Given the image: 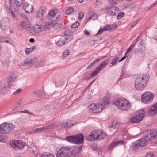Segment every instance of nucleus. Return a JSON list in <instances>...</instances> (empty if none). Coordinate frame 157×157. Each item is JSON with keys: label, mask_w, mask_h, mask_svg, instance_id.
Instances as JSON below:
<instances>
[{"label": "nucleus", "mask_w": 157, "mask_h": 157, "mask_svg": "<svg viewBox=\"0 0 157 157\" xmlns=\"http://www.w3.org/2000/svg\"><path fill=\"white\" fill-rule=\"evenodd\" d=\"M80 146H74L71 148L66 146L60 148L56 154V157H75L81 151Z\"/></svg>", "instance_id": "1"}, {"label": "nucleus", "mask_w": 157, "mask_h": 157, "mask_svg": "<svg viewBox=\"0 0 157 157\" xmlns=\"http://www.w3.org/2000/svg\"><path fill=\"white\" fill-rule=\"evenodd\" d=\"M149 80L148 76L144 75L137 78L135 82V86L136 90H142L147 85Z\"/></svg>", "instance_id": "2"}, {"label": "nucleus", "mask_w": 157, "mask_h": 157, "mask_svg": "<svg viewBox=\"0 0 157 157\" xmlns=\"http://www.w3.org/2000/svg\"><path fill=\"white\" fill-rule=\"evenodd\" d=\"M114 104L120 109L123 111L128 110L131 107V104L126 99L120 98L115 100L113 102Z\"/></svg>", "instance_id": "3"}, {"label": "nucleus", "mask_w": 157, "mask_h": 157, "mask_svg": "<svg viewBox=\"0 0 157 157\" xmlns=\"http://www.w3.org/2000/svg\"><path fill=\"white\" fill-rule=\"evenodd\" d=\"M13 124L4 123L0 125V132L2 134H7L11 132L14 128Z\"/></svg>", "instance_id": "4"}, {"label": "nucleus", "mask_w": 157, "mask_h": 157, "mask_svg": "<svg viewBox=\"0 0 157 157\" xmlns=\"http://www.w3.org/2000/svg\"><path fill=\"white\" fill-rule=\"evenodd\" d=\"M154 94L149 91H146L143 93L141 97L142 101L145 104L151 103L153 100Z\"/></svg>", "instance_id": "5"}, {"label": "nucleus", "mask_w": 157, "mask_h": 157, "mask_svg": "<svg viewBox=\"0 0 157 157\" xmlns=\"http://www.w3.org/2000/svg\"><path fill=\"white\" fill-rule=\"evenodd\" d=\"M145 112L144 109L140 110L139 114L132 118L131 121L133 123H138L141 121L143 118L145 113Z\"/></svg>", "instance_id": "6"}, {"label": "nucleus", "mask_w": 157, "mask_h": 157, "mask_svg": "<svg viewBox=\"0 0 157 157\" xmlns=\"http://www.w3.org/2000/svg\"><path fill=\"white\" fill-rule=\"evenodd\" d=\"M103 107L101 104H96L93 103L91 104L89 106L90 111L94 113H97L101 112L103 109Z\"/></svg>", "instance_id": "7"}, {"label": "nucleus", "mask_w": 157, "mask_h": 157, "mask_svg": "<svg viewBox=\"0 0 157 157\" xmlns=\"http://www.w3.org/2000/svg\"><path fill=\"white\" fill-rule=\"evenodd\" d=\"M147 140L145 136L144 137L140 138L136 141L133 145V148L134 150H137L139 147H144L146 145Z\"/></svg>", "instance_id": "8"}, {"label": "nucleus", "mask_w": 157, "mask_h": 157, "mask_svg": "<svg viewBox=\"0 0 157 157\" xmlns=\"http://www.w3.org/2000/svg\"><path fill=\"white\" fill-rule=\"evenodd\" d=\"M10 146L13 148L15 149H23L25 146V143L21 140H16L10 143Z\"/></svg>", "instance_id": "9"}, {"label": "nucleus", "mask_w": 157, "mask_h": 157, "mask_svg": "<svg viewBox=\"0 0 157 157\" xmlns=\"http://www.w3.org/2000/svg\"><path fill=\"white\" fill-rule=\"evenodd\" d=\"M44 25L36 24L31 29L30 33L32 34L42 32L44 30Z\"/></svg>", "instance_id": "10"}, {"label": "nucleus", "mask_w": 157, "mask_h": 157, "mask_svg": "<svg viewBox=\"0 0 157 157\" xmlns=\"http://www.w3.org/2000/svg\"><path fill=\"white\" fill-rule=\"evenodd\" d=\"M106 13L111 15L115 16L119 12V9L116 6L105 8Z\"/></svg>", "instance_id": "11"}, {"label": "nucleus", "mask_w": 157, "mask_h": 157, "mask_svg": "<svg viewBox=\"0 0 157 157\" xmlns=\"http://www.w3.org/2000/svg\"><path fill=\"white\" fill-rule=\"evenodd\" d=\"M54 127V125L53 124H51L48 125L44 127H40V128H36L35 130L33 131V133L36 134L37 132L42 131H44L46 130H50Z\"/></svg>", "instance_id": "12"}, {"label": "nucleus", "mask_w": 157, "mask_h": 157, "mask_svg": "<svg viewBox=\"0 0 157 157\" xmlns=\"http://www.w3.org/2000/svg\"><path fill=\"white\" fill-rule=\"evenodd\" d=\"M10 87V86L5 83H0V94H4L6 93L9 90Z\"/></svg>", "instance_id": "13"}, {"label": "nucleus", "mask_w": 157, "mask_h": 157, "mask_svg": "<svg viewBox=\"0 0 157 157\" xmlns=\"http://www.w3.org/2000/svg\"><path fill=\"white\" fill-rule=\"evenodd\" d=\"M147 114L151 116L157 114V102L150 107L148 110Z\"/></svg>", "instance_id": "14"}, {"label": "nucleus", "mask_w": 157, "mask_h": 157, "mask_svg": "<svg viewBox=\"0 0 157 157\" xmlns=\"http://www.w3.org/2000/svg\"><path fill=\"white\" fill-rule=\"evenodd\" d=\"M157 131L155 130H149L147 131V135L145 136L147 140H152L157 136Z\"/></svg>", "instance_id": "15"}, {"label": "nucleus", "mask_w": 157, "mask_h": 157, "mask_svg": "<svg viewBox=\"0 0 157 157\" xmlns=\"http://www.w3.org/2000/svg\"><path fill=\"white\" fill-rule=\"evenodd\" d=\"M70 40L68 38H66L64 36L60 37L59 40L56 41V44L58 46H61L67 43Z\"/></svg>", "instance_id": "16"}, {"label": "nucleus", "mask_w": 157, "mask_h": 157, "mask_svg": "<svg viewBox=\"0 0 157 157\" xmlns=\"http://www.w3.org/2000/svg\"><path fill=\"white\" fill-rule=\"evenodd\" d=\"M10 26L9 20L6 18H3L2 21L1 22L0 27L3 30L7 29Z\"/></svg>", "instance_id": "17"}, {"label": "nucleus", "mask_w": 157, "mask_h": 157, "mask_svg": "<svg viewBox=\"0 0 157 157\" xmlns=\"http://www.w3.org/2000/svg\"><path fill=\"white\" fill-rule=\"evenodd\" d=\"M75 144H82L84 139V137L82 134L74 135Z\"/></svg>", "instance_id": "18"}, {"label": "nucleus", "mask_w": 157, "mask_h": 157, "mask_svg": "<svg viewBox=\"0 0 157 157\" xmlns=\"http://www.w3.org/2000/svg\"><path fill=\"white\" fill-rule=\"evenodd\" d=\"M95 136H96V140L103 139L106 136V134L105 132L98 131H95Z\"/></svg>", "instance_id": "19"}, {"label": "nucleus", "mask_w": 157, "mask_h": 157, "mask_svg": "<svg viewBox=\"0 0 157 157\" xmlns=\"http://www.w3.org/2000/svg\"><path fill=\"white\" fill-rule=\"evenodd\" d=\"M36 61V59L35 58L31 59L25 61V62L22 64V66L24 67H29L31 66L33 62Z\"/></svg>", "instance_id": "20"}, {"label": "nucleus", "mask_w": 157, "mask_h": 157, "mask_svg": "<svg viewBox=\"0 0 157 157\" xmlns=\"http://www.w3.org/2000/svg\"><path fill=\"white\" fill-rule=\"evenodd\" d=\"M109 95L108 94H106L104 96L103 98L101 100V102L105 105H107L109 104Z\"/></svg>", "instance_id": "21"}, {"label": "nucleus", "mask_w": 157, "mask_h": 157, "mask_svg": "<svg viewBox=\"0 0 157 157\" xmlns=\"http://www.w3.org/2000/svg\"><path fill=\"white\" fill-rule=\"evenodd\" d=\"M24 9L26 13H30L32 12L33 10V7L32 5L27 3L25 4Z\"/></svg>", "instance_id": "22"}, {"label": "nucleus", "mask_w": 157, "mask_h": 157, "mask_svg": "<svg viewBox=\"0 0 157 157\" xmlns=\"http://www.w3.org/2000/svg\"><path fill=\"white\" fill-rule=\"evenodd\" d=\"M124 142L123 141H118L116 142H112L109 147V149L112 150L114 147L118 145L124 144Z\"/></svg>", "instance_id": "23"}, {"label": "nucleus", "mask_w": 157, "mask_h": 157, "mask_svg": "<svg viewBox=\"0 0 157 157\" xmlns=\"http://www.w3.org/2000/svg\"><path fill=\"white\" fill-rule=\"evenodd\" d=\"M95 131L92 132L90 134H89L86 137V139L90 141H94V140H96V136H95Z\"/></svg>", "instance_id": "24"}, {"label": "nucleus", "mask_w": 157, "mask_h": 157, "mask_svg": "<svg viewBox=\"0 0 157 157\" xmlns=\"http://www.w3.org/2000/svg\"><path fill=\"white\" fill-rule=\"evenodd\" d=\"M18 76L17 73L16 72H13L9 74L10 81H13Z\"/></svg>", "instance_id": "25"}, {"label": "nucleus", "mask_w": 157, "mask_h": 157, "mask_svg": "<svg viewBox=\"0 0 157 157\" xmlns=\"http://www.w3.org/2000/svg\"><path fill=\"white\" fill-rule=\"evenodd\" d=\"M45 15V13L42 10L39 11L37 13L36 16L37 18L42 19Z\"/></svg>", "instance_id": "26"}, {"label": "nucleus", "mask_w": 157, "mask_h": 157, "mask_svg": "<svg viewBox=\"0 0 157 157\" xmlns=\"http://www.w3.org/2000/svg\"><path fill=\"white\" fill-rule=\"evenodd\" d=\"M34 67L36 68H38L43 66L44 64V63L42 61H38L36 59V61L33 62Z\"/></svg>", "instance_id": "27"}, {"label": "nucleus", "mask_w": 157, "mask_h": 157, "mask_svg": "<svg viewBox=\"0 0 157 157\" xmlns=\"http://www.w3.org/2000/svg\"><path fill=\"white\" fill-rule=\"evenodd\" d=\"M35 46H33L31 48H27L25 50V52L27 55H29L33 52L35 49Z\"/></svg>", "instance_id": "28"}, {"label": "nucleus", "mask_w": 157, "mask_h": 157, "mask_svg": "<svg viewBox=\"0 0 157 157\" xmlns=\"http://www.w3.org/2000/svg\"><path fill=\"white\" fill-rule=\"evenodd\" d=\"M62 19V17L61 15H59L56 18V19L53 22V24H54L55 25H57L59 27H60L61 26V24L56 23V22H58L61 20Z\"/></svg>", "instance_id": "29"}, {"label": "nucleus", "mask_w": 157, "mask_h": 157, "mask_svg": "<svg viewBox=\"0 0 157 157\" xmlns=\"http://www.w3.org/2000/svg\"><path fill=\"white\" fill-rule=\"evenodd\" d=\"M40 157H55V156L53 154L47 152L42 154Z\"/></svg>", "instance_id": "30"}, {"label": "nucleus", "mask_w": 157, "mask_h": 157, "mask_svg": "<svg viewBox=\"0 0 157 157\" xmlns=\"http://www.w3.org/2000/svg\"><path fill=\"white\" fill-rule=\"evenodd\" d=\"M119 58L118 57H114L112 60L111 62L110 65H109V67H111L115 65L117 63L118 60Z\"/></svg>", "instance_id": "31"}, {"label": "nucleus", "mask_w": 157, "mask_h": 157, "mask_svg": "<svg viewBox=\"0 0 157 157\" xmlns=\"http://www.w3.org/2000/svg\"><path fill=\"white\" fill-rule=\"evenodd\" d=\"M66 140L68 142L75 144V138L74 135L70 136L66 138Z\"/></svg>", "instance_id": "32"}, {"label": "nucleus", "mask_w": 157, "mask_h": 157, "mask_svg": "<svg viewBox=\"0 0 157 157\" xmlns=\"http://www.w3.org/2000/svg\"><path fill=\"white\" fill-rule=\"evenodd\" d=\"M74 125L73 124H70L68 122L63 121L61 123L60 125L63 128H66L70 126L71 125Z\"/></svg>", "instance_id": "33"}, {"label": "nucleus", "mask_w": 157, "mask_h": 157, "mask_svg": "<svg viewBox=\"0 0 157 157\" xmlns=\"http://www.w3.org/2000/svg\"><path fill=\"white\" fill-rule=\"evenodd\" d=\"M10 2V6L9 7V10L10 11V12L11 13L12 16L13 17V19L14 20H16V17L13 11L12 10V5L10 3V0H9Z\"/></svg>", "instance_id": "34"}, {"label": "nucleus", "mask_w": 157, "mask_h": 157, "mask_svg": "<svg viewBox=\"0 0 157 157\" xmlns=\"http://www.w3.org/2000/svg\"><path fill=\"white\" fill-rule=\"evenodd\" d=\"M109 62V59H106L103 61L99 65L102 68L105 67L107 65L108 63Z\"/></svg>", "instance_id": "35"}, {"label": "nucleus", "mask_w": 157, "mask_h": 157, "mask_svg": "<svg viewBox=\"0 0 157 157\" xmlns=\"http://www.w3.org/2000/svg\"><path fill=\"white\" fill-rule=\"evenodd\" d=\"M70 52L69 50L67 49L62 54V58H65L69 55Z\"/></svg>", "instance_id": "36"}, {"label": "nucleus", "mask_w": 157, "mask_h": 157, "mask_svg": "<svg viewBox=\"0 0 157 157\" xmlns=\"http://www.w3.org/2000/svg\"><path fill=\"white\" fill-rule=\"evenodd\" d=\"M109 127L113 128H116L118 127L117 122L116 121H113L111 125L109 124Z\"/></svg>", "instance_id": "37"}, {"label": "nucleus", "mask_w": 157, "mask_h": 157, "mask_svg": "<svg viewBox=\"0 0 157 157\" xmlns=\"http://www.w3.org/2000/svg\"><path fill=\"white\" fill-rule=\"evenodd\" d=\"M104 31H110L112 29V27L110 25L103 27Z\"/></svg>", "instance_id": "38"}, {"label": "nucleus", "mask_w": 157, "mask_h": 157, "mask_svg": "<svg viewBox=\"0 0 157 157\" xmlns=\"http://www.w3.org/2000/svg\"><path fill=\"white\" fill-rule=\"evenodd\" d=\"M23 0H15V3L17 7H20L22 3Z\"/></svg>", "instance_id": "39"}, {"label": "nucleus", "mask_w": 157, "mask_h": 157, "mask_svg": "<svg viewBox=\"0 0 157 157\" xmlns=\"http://www.w3.org/2000/svg\"><path fill=\"white\" fill-rule=\"evenodd\" d=\"M64 36H67V38H69L68 37L71 36L72 35V32L70 31L67 30L64 32Z\"/></svg>", "instance_id": "40"}, {"label": "nucleus", "mask_w": 157, "mask_h": 157, "mask_svg": "<svg viewBox=\"0 0 157 157\" xmlns=\"http://www.w3.org/2000/svg\"><path fill=\"white\" fill-rule=\"evenodd\" d=\"M74 11V9L73 8L69 7L66 10L65 12L67 14H70Z\"/></svg>", "instance_id": "41"}, {"label": "nucleus", "mask_w": 157, "mask_h": 157, "mask_svg": "<svg viewBox=\"0 0 157 157\" xmlns=\"http://www.w3.org/2000/svg\"><path fill=\"white\" fill-rule=\"evenodd\" d=\"M20 26L23 29L26 28V24L25 22L23 21L21 22L20 24Z\"/></svg>", "instance_id": "42"}, {"label": "nucleus", "mask_w": 157, "mask_h": 157, "mask_svg": "<svg viewBox=\"0 0 157 157\" xmlns=\"http://www.w3.org/2000/svg\"><path fill=\"white\" fill-rule=\"evenodd\" d=\"M98 73L95 70L91 73L90 75V78H93L95 75H97Z\"/></svg>", "instance_id": "43"}, {"label": "nucleus", "mask_w": 157, "mask_h": 157, "mask_svg": "<svg viewBox=\"0 0 157 157\" xmlns=\"http://www.w3.org/2000/svg\"><path fill=\"white\" fill-rule=\"evenodd\" d=\"M34 94L38 97H40L41 95V91L38 90L34 91Z\"/></svg>", "instance_id": "44"}, {"label": "nucleus", "mask_w": 157, "mask_h": 157, "mask_svg": "<svg viewBox=\"0 0 157 157\" xmlns=\"http://www.w3.org/2000/svg\"><path fill=\"white\" fill-rule=\"evenodd\" d=\"M79 25V22L77 21L73 23L71 26L72 28H76L78 27Z\"/></svg>", "instance_id": "45"}, {"label": "nucleus", "mask_w": 157, "mask_h": 157, "mask_svg": "<svg viewBox=\"0 0 157 157\" xmlns=\"http://www.w3.org/2000/svg\"><path fill=\"white\" fill-rule=\"evenodd\" d=\"M124 15V13L123 12H121L117 16V19H119L122 17H123Z\"/></svg>", "instance_id": "46"}, {"label": "nucleus", "mask_w": 157, "mask_h": 157, "mask_svg": "<svg viewBox=\"0 0 157 157\" xmlns=\"http://www.w3.org/2000/svg\"><path fill=\"white\" fill-rule=\"evenodd\" d=\"M135 44H136V43H135L134 44H132V45H131L128 48V49L127 50V52L125 53V55H126L128 53V52L130 51L132 49V48H133V47L135 46Z\"/></svg>", "instance_id": "47"}, {"label": "nucleus", "mask_w": 157, "mask_h": 157, "mask_svg": "<svg viewBox=\"0 0 157 157\" xmlns=\"http://www.w3.org/2000/svg\"><path fill=\"white\" fill-rule=\"evenodd\" d=\"M55 15V12L53 10H51L48 14V16H50L51 17H53Z\"/></svg>", "instance_id": "48"}, {"label": "nucleus", "mask_w": 157, "mask_h": 157, "mask_svg": "<svg viewBox=\"0 0 157 157\" xmlns=\"http://www.w3.org/2000/svg\"><path fill=\"white\" fill-rule=\"evenodd\" d=\"M22 91V89H18L13 93V94L14 95H17L21 92Z\"/></svg>", "instance_id": "49"}, {"label": "nucleus", "mask_w": 157, "mask_h": 157, "mask_svg": "<svg viewBox=\"0 0 157 157\" xmlns=\"http://www.w3.org/2000/svg\"><path fill=\"white\" fill-rule=\"evenodd\" d=\"M84 16V14L83 13L80 12L78 14V18L79 19H82Z\"/></svg>", "instance_id": "50"}, {"label": "nucleus", "mask_w": 157, "mask_h": 157, "mask_svg": "<svg viewBox=\"0 0 157 157\" xmlns=\"http://www.w3.org/2000/svg\"><path fill=\"white\" fill-rule=\"evenodd\" d=\"M102 68L99 65L96 67L95 70L98 73L102 69Z\"/></svg>", "instance_id": "51"}, {"label": "nucleus", "mask_w": 157, "mask_h": 157, "mask_svg": "<svg viewBox=\"0 0 157 157\" xmlns=\"http://www.w3.org/2000/svg\"><path fill=\"white\" fill-rule=\"evenodd\" d=\"M110 3L113 5H115L118 0H109Z\"/></svg>", "instance_id": "52"}, {"label": "nucleus", "mask_w": 157, "mask_h": 157, "mask_svg": "<svg viewBox=\"0 0 157 157\" xmlns=\"http://www.w3.org/2000/svg\"><path fill=\"white\" fill-rule=\"evenodd\" d=\"M104 31V29L103 28H101L100 29L98 30V31L97 32V34H101Z\"/></svg>", "instance_id": "53"}, {"label": "nucleus", "mask_w": 157, "mask_h": 157, "mask_svg": "<svg viewBox=\"0 0 157 157\" xmlns=\"http://www.w3.org/2000/svg\"><path fill=\"white\" fill-rule=\"evenodd\" d=\"M7 39L6 37H2L0 38V43L4 42L6 41V39Z\"/></svg>", "instance_id": "54"}, {"label": "nucleus", "mask_w": 157, "mask_h": 157, "mask_svg": "<svg viewBox=\"0 0 157 157\" xmlns=\"http://www.w3.org/2000/svg\"><path fill=\"white\" fill-rule=\"evenodd\" d=\"M24 102V100L22 98L18 102V104L19 105H21Z\"/></svg>", "instance_id": "55"}, {"label": "nucleus", "mask_w": 157, "mask_h": 157, "mask_svg": "<svg viewBox=\"0 0 157 157\" xmlns=\"http://www.w3.org/2000/svg\"><path fill=\"white\" fill-rule=\"evenodd\" d=\"M94 62L93 61L87 67V68L88 69L90 68H91L95 64L94 63Z\"/></svg>", "instance_id": "56"}, {"label": "nucleus", "mask_w": 157, "mask_h": 157, "mask_svg": "<svg viewBox=\"0 0 157 157\" xmlns=\"http://www.w3.org/2000/svg\"><path fill=\"white\" fill-rule=\"evenodd\" d=\"M146 157H154L152 153H148L147 154Z\"/></svg>", "instance_id": "57"}, {"label": "nucleus", "mask_w": 157, "mask_h": 157, "mask_svg": "<svg viewBox=\"0 0 157 157\" xmlns=\"http://www.w3.org/2000/svg\"><path fill=\"white\" fill-rule=\"evenodd\" d=\"M156 5V3L155 2L151 6H150L148 9V10H150L151 9Z\"/></svg>", "instance_id": "58"}, {"label": "nucleus", "mask_w": 157, "mask_h": 157, "mask_svg": "<svg viewBox=\"0 0 157 157\" xmlns=\"http://www.w3.org/2000/svg\"><path fill=\"white\" fill-rule=\"evenodd\" d=\"M138 21H139V20H138L136 22L132 24L131 25L132 27V28L134 27L135 26V25H136V24L138 23Z\"/></svg>", "instance_id": "59"}, {"label": "nucleus", "mask_w": 157, "mask_h": 157, "mask_svg": "<svg viewBox=\"0 0 157 157\" xmlns=\"http://www.w3.org/2000/svg\"><path fill=\"white\" fill-rule=\"evenodd\" d=\"M127 56L126 55H125V56L123 57L119 61V62H120L121 61H122V60H124V59H125L126 58V57Z\"/></svg>", "instance_id": "60"}, {"label": "nucleus", "mask_w": 157, "mask_h": 157, "mask_svg": "<svg viewBox=\"0 0 157 157\" xmlns=\"http://www.w3.org/2000/svg\"><path fill=\"white\" fill-rule=\"evenodd\" d=\"M35 40L33 38H31L29 40V41L30 43H33L34 42Z\"/></svg>", "instance_id": "61"}, {"label": "nucleus", "mask_w": 157, "mask_h": 157, "mask_svg": "<svg viewBox=\"0 0 157 157\" xmlns=\"http://www.w3.org/2000/svg\"><path fill=\"white\" fill-rule=\"evenodd\" d=\"M102 58H100L99 59H95L94 61H93L94 62V64L96 62L99 61Z\"/></svg>", "instance_id": "62"}, {"label": "nucleus", "mask_w": 157, "mask_h": 157, "mask_svg": "<svg viewBox=\"0 0 157 157\" xmlns=\"http://www.w3.org/2000/svg\"><path fill=\"white\" fill-rule=\"evenodd\" d=\"M84 2H85V0H78V2L80 4L82 3H84Z\"/></svg>", "instance_id": "63"}, {"label": "nucleus", "mask_w": 157, "mask_h": 157, "mask_svg": "<svg viewBox=\"0 0 157 157\" xmlns=\"http://www.w3.org/2000/svg\"><path fill=\"white\" fill-rule=\"evenodd\" d=\"M2 136H3L2 135H0V142H3V139H2Z\"/></svg>", "instance_id": "64"}]
</instances>
